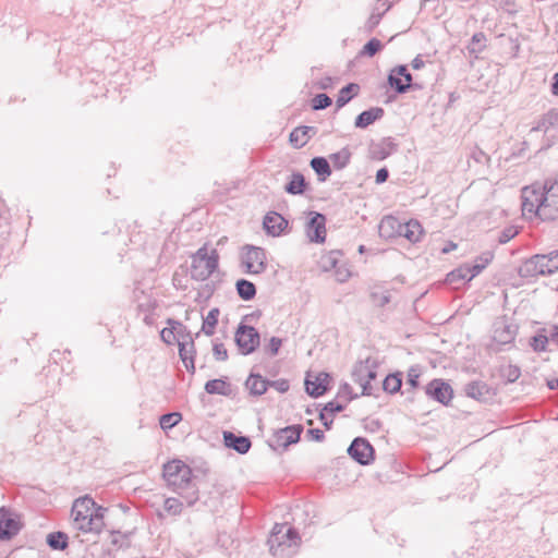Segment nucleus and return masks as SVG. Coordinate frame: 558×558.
<instances>
[{"label":"nucleus","mask_w":558,"mask_h":558,"mask_svg":"<svg viewBox=\"0 0 558 558\" xmlns=\"http://www.w3.org/2000/svg\"><path fill=\"white\" fill-rule=\"evenodd\" d=\"M538 256V260L542 264V268H544L545 275H553L558 271V251H553L548 254H536Z\"/></svg>","instance_id":"obj_29"},{"label":"nucleus","mask_w":558,"mask_h":558,"mask_svg":"<svg viewBox=\"0 0 558 558\" xmlns=\"http://www.w3.org/2000/svg\"><path fill=\"white\" fill-rule=\"evenodd\" d=\"M360 90V86L356 83H349L339 90L336 106L338 109L345 106Z\"/></svg>","instance_id":"obj_31"},{"label":"nucleus","mask_w":558,"mask_h":558,"mask_svg":"<svg viewBox=\"0 0 558 558\" xmlns=\"http://www.w3.org/2000/svg\"><path fill=\"white\" fill-rule=\"evenodd\" d=\"M219 310L217 307L211 308L207 316L203 317L202 331L206 336H213L215 332V328L218 324Z\"/></svg>","instance_id":"obj_35"},{"label":"nucleus","mask_w":558,"mask_h":558,"mask_svg":"<svg viewBox=\"0 0 558 558\" xmlns=\"http://www.w3.org/2000/svg\"><path fill=\"white\" fill-rule=\"evenodd\" d=\"M518 234V229L513 226L505 228L498 238L500 244H506Z\"/></svg>","instance_id":"obj_53"},{"label":"nucleus","mask_w":558,"mask_h":558,"mask_svg":"<svg viewBox=\"0 0 558 558\" xmlns=\"http://www.w3.org/2000/svg\"><path fill=\"white\" fill-rule=\"evenodd\" d=\"M485 39H486V37H485L484 33H482V32L475 33L471 39L472 47H469L470 52H472V53L481 52L483 50L484 46L475 48V45L482 44L483 41H485Z\"/></svg>","instance_id":"obj_55"},{"label":"nucleus","mask_w":558,"mask_h":558,"mask_svg":"<svg viewBox=\"0 0 558 558\" xmlns=\"http://www.w3.org/2000/svg\"><path fill=\"white\" fill-rule=\"evenodd\" d=\"M372 362L373 361L371 359L360 361L354 365L352 371V378L361 386L362 395L364 396L373 395V386L369 385V380H366V373L368 372Z\"/></svg>","instance_id":"obj_13"},{"label":"nucleus","mask_w":558,"mask_h":558,"mask_svg":"<svg viewBox=\"0 0 558 558\" xmlns=\"http://www.w3.org/2000/svg\"><path fill=\"white\" fill-rule=\"evenodd\" d=\"M332 104L331 98L327 94H317L312 99L313 110H324Z\"/></svg>","instance_id":"obj_44"},{"label":"nucleus","mask_w":558,"mask_h":558,"mask_svg":"<svg viewBox=\"0 0 558 558\" xmlns=\"http://www.w3.org/2000/svg\"><path fill=\"white\" fill-rule=\"evenodd\" d=\"M347 451L361 465H368L374 460L373 446L367 439L362 437L354 438Z\"/></svg>","instance_id":"obj_10"},{"label":"nucleus","mask_w":558,"mask_h":558,"mask_svg":"<svg viewBox=\"0 0 558 558\" xmlns=\"http://www.w3.org/2000/svg\"><path fill=\"white\" fill-rule=\"evenodd\" d=\"M396 69H397V74H399L402 77V80L404 82L403 84H409V89L410 88H420L418 85L412 84V75L409 72L407 65L400 64V65H397Z\"/></svg>","instance_id":"obj_49"},{"label":"nucleus","mask_w":558,"mask_h":558,"mask_svg":"<svg viewBox=\"0 0 558 558\" xmlns=\"http://www.w3.org/2000/svg\"><path fill=\"white\" fill-rule=\"evenodd\" d=\"M558 123V110H549L537 123L531 129V132H547L551 126Z\"/></svg>","instance_id":"obj_30"},{"label":"nucleus","mask_w":558,"mask_h":558,"mask_svg":"<svg viewBox=\"0 0 558 558\" xmlns=\"http://www.w3.org/2000/svg\"><path fill=\"white\" fill-rule=\"evenodd\" d=\"M307 186L304 175L300 172H293L290 181L286 184L284 191L291 195H301Z\"/></svg>","instance_id":"obj_26"},{"label":"nucleus","mask_w":558,"mask_h":558,"mask_svg":"<svg viewBox=\"0 0 558 558\" xmlns=\"http://www.w3.org/2000/svg\"><path fill=\"white\" fill-rule=\"evenodd\" d=\"M541 219L554 220L558 217V181L547 179L541 187Z\"/></svg>","instance_id":"obj_5"},{"label":"nucleus","mask_w":558,"mask_h":558,"mask_svg":"<svg viewBox=\"0 0 558 558\" xmlns=\"http://www.w3.org/2000/svg\"><path fill=\"white\" fill-rule=\"evenodd\" d=\"M385 111L383 108L372 107L367 110H364L355 118L354 125L359 129H365L373 124L375 121L381 119Z\"/></svg>","instance_id":"obj_21"},{"label":"nucleus","mask_w":558,"mask_h":558,"mask_svg":"<svg viewBox=\"0 0 558 558\" xmlns=\"http://www.w3.org/2000/svg\"><path fill=\"white\" fill-rule=\"evenodd\" d=\"M163 478L167 485L181 496L187 506L198 500V489L192 482V470L181 460H172L163 465Z\"/></svg>","instance_id":"obj_1"},{"label":"nucleus","mask_w":558,"mask_h":558,"mask_svg":"<svg viewBox=\"0 0 558 558\" xmlns=\"http://www.w3.org/2000/svg\"><path fill=\"white\" fill-rule=\"evenodd\" d=\"M402 386L401 373H393L386 376L383 381V389L389 393H396L400 391Z\"/></svg>","instance_id":"obj_38"},{"label":"nucleus","mask_w":558,"mask_h":558,"mask_svg":"<svg viewBox=\"0 0 558 558\" xmlns=\"http://www.w3.org/2000/svg\"><path fill=\"white\" fill-rule=\"evenodd\" d=\"M205 391L209 395H219L229 397L232 393L231 384L223 378L208 380L204 387Z\"/></svg>","instance_id":"obj_25"},{"label":"nucleus","mask_w":558,"mask_h":558,"mask_svg":"<svg viewBox=\"0 0 558 558\" xmlns=\"http://www.w3.org/2000/svg\"><path fill=\"white\" fill-rule=\"evenodd\" d=\"M371 299L376 306L384 307L391 301V295L388 291H373Z\"/></svg>","instance_id":"obj_46"},{"label":"nucleus","mask_w":558,"mask_h":558,"mask_svg":"<svg viewBox=\"0 0 558 558\" xmlns=\"http://www.w3.org/2000/svg\"><path fill=\"white\" fill-rule=\"evenodd\" d=\"M238 295L243 301H251L256 295V287L253 282L246 279H239L235 283Z\"/></svg>","instance_id":"obj_32"},{"label":"nucleus","mask_w":558,"mask_h":558,"mask_svg":"<svg viewBox=\"0 0 558 558\" xmlns=\"http://www.w3.org/2000/svg\"><path fill=\"white\" fill-rule=\"evenodd\" d=\"M311 168L318 175V180L324 182L331 174V167L325 157H314L310 162Z\"/></svg>","instance_id":"obj_28"},{"label":"nucleus","mask_w":558,"mask_h":558,"mask_svg":"<svg viewBox=\"0 0 558 558\" xmlns=\"http://www.w3.org/2000/svg\"><path fill=\"white\" fill-rule=\"evenodd\" d=\"M168 324L177 327L175 333H177V342L178 343H179V341H187L189 342V338H186V333H190V331H187L186 327L182 323L177 322L174 319H168Z\"/></svg>","instance_id":"obj_50"},{"label":"nucleus","mask_w":558,"mask_h":558,"mask_svg":"<svg viewBox=\"0 0 558 558\" xmlns=\"http://www.w3.org/2000/svg\"><path fill=\"white\" fill-rule=\"evenodd\" d=\"M259 339L258 331L253 326L244 324L238 327L234 337L235 343L243 355L253 353L259 345Z\"/></svg>","instance_id":"obj_7"},{"label":"nucleus","mask_w":558,"mask_h":558,"mask_svg":"<svg viewBox=\"0 0 558 558\" xmlns=\"http://www.w3.org/2000/svg\"><path fill=\"white\" fill-rule=\"evenodd\" d=\"M105 511L106 509L97 506L89 496L75 499L71 510L74 527L85 533H99L104 526Z\"/></svg>","instance_id":"obj_2"},{"label":"nucleus","mask_w":558,"mask_h":558,"mask_svg":"<svg viewBox=\"0 0 558 558\" xmlns=\"http://www.w3.org/2000/svg\"><path fill=\"white\" fill-rule=\"evenodd\" d=\"M269 387H274L280 393L289 390V381L287 379L269 380Z\"/></svg>","instance_id":"obj_58"},{"label":"nucleus","mask_w":558,"mask_h":558,"mask_svg":"<svg viewBox=\"0 0 558 558\" xmlns=\"http://www.w3.org/2000/svg\"><path fill=\"white\" fill-rule=\"evenodd\" d=\"M0 541L12 538L20 531L19 522L11 517H7L8 512L4 508L0 509Z\"/></svg>","instance_id":"obj_17"},{"label":"nucleus","mask_w":558,"mask_h":558,"mask_svg":"<svg viewBox=\"0 0 558 558\" xmlns=\"http://www.w3.org/2000/svg\"><path fill=\"white\" fill-rule=\"evenodd\" d=\"M219 255L216 250L208 253L207 246L203 245L192 255L191 277L198 281L208 279L218 268Z\"/></svg>","instance_id":"obj_4"},{"label":"nucleus","mask_w":558,"mask_h":558,"mask_svg":"<svg viewBox=\"0 0 558 558\" xmlns=\"http://www.w3.org/2000/svg\"><path fill=\"white\" fill-rule=\"evenodd\" d=\"M338 397L345 398V402H349L357 397V395H352V389L349 384H343L338 392Z\"/></svg>","instance_id":"obj_59"},{"label":"nucleus","mask_w":558,"mask_h":558,"mask_svg":"<svg viewBox=\"0 0 558 558\" xmlns=\"http://www.w3.org/2000/svg\"><path fill=\"white\" fill-rule=\"evenodd\" d=\"M303 426L300 424L290 425L276 430L269 440V446L277 449H287L290 445L296 444L300 440Z\"/></svg>","instance_id":"obj_8"},{"label":"nucleus","mask_w":558,"mask_h":558,"mask_svg":"<svg viewBox=\"0 0 558 558\" xmlns=\"http://www.w3.org/2000/svg\"><path fill=\"white\" fill-rule=\"evenodd\" d=\"M425 395L442 405H449L453 398V389L449 383L441 378L430 380L424 388Z\"/></svg>","instance_id":"obj_9"},{"label":"nucleus","mask_w":558,"mask_h":558,"mask_svg":"<svg viewBox=\"0 0 558 558\" xmlns=\"http://www.w3.org/2000/svg\"><path fill=\"white\" fill-rule=\"evenodd\" d=\"M177 327L170 325V327L163 328L160 331V338L161 340L167 344H172L177 341V333H175Z\"/></svg>","instance_id":"obj_51"},{"label":"nucleus","mask_w":558,"mask_h":558,"mask_svg":"<svg viewBox=\"0 0 558 558\" xmlns=\"http://www.w3.org/2000/svg\"><path fill=\"white\" fill-rule=\"evenodd\" d=\"M328 377L329 376L326 373H320L318 376L315 377L314 380H312L310 376H307L305 378L306 392L313 398H318L323 396L327 390L326 383Z\"/></svg>","instance_id":"obj_20"},{"label":"nucleus","mask_w":558,"mask_h":558,"mask_svg":"<svg viewBox=\"0 0 558 558\" xmlns=\"http://www.w3.org/2000/svg\"><path fill=\"white\" fill-rule=\"evenodd\" d=\"M420 376H421V368L417 365H413L409 368L407 374V381L405 385L410 388H407L405 392L410 393L414 389H416L420 386Z\"/></svg>","instance_id":"obj_40"},{"label":"nucleus","mask_w":558,"mask_h":558,"mask_svg":"<svg viewBox=\"0 0 558 558\" xmlns=\"http://www.w3.org/2000/svg\"><path fill=\"white\" fill-rule=\"evenodd\" d=\"M312 217L306 223V235L311 242L323 243L326 239V217L320 214L313 211Z\"/></svg>","instance_id":"obj_12"},{"label":"nucleus","mask_w":558,"mask_h":558,"mask_svg":"<svg viewBox=\"0 0 558 558\" xmlns=\"http://www.w3.org/2000/svg\"><path fill=\"white\" fill-rule=\"evenodd\" d=\"M183 507V501L178 498L169 497L165 499L163 508L165 510L172 515H178L181 513Z\"/></svg>","instance_id":"obj_41"},{"label":"nucleus","mask_w":558,"mask_h":558,"mask_svg":"<svg viewBox=\"0 0 558 558\" xmlns=\"http://www.w3.org/2000/svg\"><path fill=\"white\" fill-rule=\"evenodd\" d=\"M307 435L312 440H315V441H322L325 438L324 432L319 428L308 429Z\"/></svg>","instance_id":"obj_60"},{"label":"nucleus","mask_w":558,"mask_h":558,"mask_svg":"<svg viewBox=\"0 0 558 558\" xmlns=\"http://www.w3.org/2000/svg\"><path fill=\"white\" fill-rule=\"evenodd\" d=\"M387 83L397 94H405L409 90V84H403L402 77L397 74L396 66L390 70Z\"/></svg>","instance_id":"obj_37"},{"label":"nucleus","mask_w":558,"mask_h":558,"mask_svg":"<svg viewBox=\"0 0 558 558\" xmlns=\"http://www.w3.org/2000/svg\"><path fill=\"white\" fill-rule=\"evenodd\" d=\"M401 228V221L392 216H386L381 219L378 226V232L380 238L390 240L399 236Z\"/></svg>","instance_id":"obj_18"},{"label":"nucleus","mask_w":558,"mask_h":558,"mask_svg":"<svg viewBox=\"0 0 558 558\" xmlns=\"http://www.w3.org/2000/svg\"><path fill=\"white\" fill-rule=\"evenodd\" d=\"M347 403L348 402L342 403L338 400H331L325 405V408L322 411L329 413L330 416H332L335 413L343 411Z\"/></svg>","instance_id":"obj_52"},{"label":"nucleus","mask_w":558,"mask_h":558,"mask_svg":"<svg viewBox=\"0 0 558 558\" xmlns=\"http://www.w3.org/2000/svg\"><path fill=\"white\" fill-rule=\"evenodd\" d=\"M549 340L556 342L558 344V325H554L549 328L548 335Z\"/></svg>","instance_id":"obj_64"},{"label":"nucleus","mask_w":558,"mask_h":558,"mask_svg":"<svg viewBox=\"0 0 558 558\" xmlns=\"http://www.w3.org/2000/svg\"><path fill=\"white\" fill-rule=\"evenodd\" d=\"M381 17V13H372L365 23L366 31L369 33L373 32V29L379 24Z\"/></svg>","instance_id":"obj_57"},{"label":"nucleus","mask_w":558,"mask_h":558,"mask_svg":"<svg viewBox=\"0 0 558 558\" xmlns=\"http://www.w3.org/2000/svg\"><path fill=\"white\" fill-rule=\"evenodd\" d=\"M341 253L339 251H332L327 256L323 257V267L325 270L336 269L338 267V256Z\"/></svg>","instance_id":"obj_48"},{"label":"nucleus","mask_w":558,"mask_h":558,"mask_svg":"<svg viewBox=\"0 0 558 558\" xmlns=\"http://www.w3.org/2000/svg\"><path fill=\"white\" fill-rule=\"evenodd\" d=\"M473 278L474 274H470L468 264L458 267L447 275V281L449 283H456L458 281H471Z\"/></svg>","instance_id":"obj_36"},{"label":"nucleus","mask_w":558,"mask_h":558,"mask_svg":"<svg viewBox=\"0 0 558 558\" xmlns=\"http://www.w3.org/2000/svg\"><path fill=\"white\" fill-rule=\"evenodd\" d=\"M351 158L350 150L344 147L341 150L330 155V160L336 169H343L347 167Z\"/></svg>","instance_id":"obj_39"},{"label":"nucleus","mask_w":558,"mask_h":558,"mask_svg":"<svg viewBox=\"0 0 558 558\" xmlns=\"http://www.w3.org/2000/svg\"><path fill=\"white\" fill-rule=\"evenodd\" d=\"M383 48V44L377 38L369 39L363 47L361 54L367 57H374Z\"/></svg>","instance_id":"obj_43"},{"label":"nucleus","mask_w":558,"mask_h":558,"mask_svg":"<svg viewBox=\"0 0 558 558\" xmlns=\"http://www.w3.org/2000/svg\"><path fill=\"white\" fill-rule=\"evenodd\" d=\"M241 263L245 267V272L250 275H259L266 270V252L264 248L254 245H245L242 248Z\"/></svg>","instance_id":"obj_6"},{"label":"nucleus","mask_w":558,"mask_h":558,"mask_svg":"<svg viewBox=\"0 0 558 558\" xmlns=\"http://www.w3.org/2000/svg\"><path fill=\"white\" fill-rule=\"evenodd\" d=\"M548 341L549 337L547 335L537 333L532 338L531 345L534 351L542 352L546 350Z\"/></svg>","instance_id":"obj_47"},{"label":"nucleus","mask_w":558,"mask_h":558,"mask_svg":"<svg viewBox=\"0 0 558 558\" xmlns=\"http://www.w3.org/2000/svg\"><path fill=\"white\" fill-rule=\"evenodd\" d=\"M269 550L277 558H289L295 554L300 544L298 531L286 523H276L268 538Z\"/></svg>","instance_id":"obj_3"},{"label":"nucleus","mask_w":558,"mask_h":558,"mask_svg":"<svg viewBox=\"0 0 558 558\" xmlns=\"http://www.w3.org/2000/svg\"><path fill=\"white\" fill-rule=\"evenodd\" d=\"M282 344V340L278 337H271L269 343L265 347V350L271 355L275 356L278 354L279 349Z\"/></svg>","instance_id":"obj_54"},{"label":"nucleus","mask_w":558,"mask_h":558,"mask_svg":"<svg viewBox=\"0 0 558 558\" xmlns=\"http://www.w3.org/2000/svg\"><path fill=\"white\" fill-rule=\"evenodd\" d=\"M213 354L217 361H226L228 359V351L222 343H214Z\"/></svg>","instance_id":"obj_56"},{"label":"nucleus","mask_w":558,"mask_h":558,"mask_svg":"<svg viewBox=\"0 0 558 558\" xmlns=\"http://www.w3.org/2000/svg\"><path fill=\"white\" fill-rule=\"evenodd\" d=\"M223 444L227 448L233 449L240 454H245L251 449V439L246 436L235 435L232 432H223Z\"/></svg>","instance_id":"obj_15"},{"label":"nucleus","mask_w":558,"mask_h":558,"mask_svg":"<svg viewBox=\"0 0 558 558\" xmlns=\"http://www.w3.org/2000/svg\"><path fill=\"white\" fill-rule=\"evenodd\" d=\"M181 414L178 412L167 413L160 416L159 423L162 429L171 428L181 421Z\"/></svg>","instance_id":"obj_42"},{"label":"nucleus","mask_w":558,"mask_h":558,"mask_svg":"<svg viewBox=\"0 0 558 558\" xmlns=\"http://www.w3.org/2000/svg\"><path fill=\"white\" fill-rule=\"evenodd\" d=\"M423 234V228L417 220H409L408 222H401L399 236L405 238L411 243L420 241Z\"/></svg>","instance_id":"obj_23"},{"label":"nucleus","mask_w":558,"mask_h":558,"mask_svg":"<svg viewBox=\"0 0 558 558\" xmlns=\"http://www.w3.org/2000/svg\"><path fill=\"white\" fill-rule=\"evenodd\" d=\"M388 177H389L388 170L386 168H380L376 172L375 181H376V183H384L387 181Z\"/></svg>","instance_id":"obj_63"},{"label":"nucleus","mask_w":558,"mask_h":558,"mask_svg":"<svg viewBox=\"0 0 558 558\" xmlns=\"http://www.w3.org/2000/svg\"><path fill=\"white\" fill-rule=\"evenodd\" d=\"M263 226L267 234L279 236L288 227V220L277 211H269L264 217Z\"/></svg>","instance_id":"obj_14"},{"label":"nucleus","mask_w":558,"mask_h":558,"mask_svg":"<svg viewBox=\"0 0 558 558\" xmlns=\"http://www.w3.org/2000/svg\"><path fill=\"white\" fill-rule=\"evenodd\" d=\"M521 375V371L515 365H507L501 368V376L508 381V383H514Z\"/></svg>","instance_id":"obj_45"},{"label":"nucleus","mask_w":558,"mask_h":558,"mask_svg":"<svg viewBox=\"0 0 558 558\" xmlns=\"http://www.w3.org/2000/svg\"><path fill=\"white\" fill-rule=\"evenodd\" d=\"M515 330L504 322L494 325L493 340L498 344H508L514 340Z\"/></svg>","instance_id":"obj_22"},{"label":"nucleus","mask_w":558,"mask_h":558,"mask_svg":"<svg viewBox=\"0 0 558 558\" xmlns=\"http://www.w3.org/2000/svg\"><path fill=\"white\" fill-rule=\"evenodd\" d=\"M538 259V256L534 255L531 258L524 260L518 269L519 276L524 279L544 276V268H542V264Z\"/></svg>","instance_id":"obj_19"},{"label":"nucleus","mask_w":558,"mask_h":558,"mask_svg":"<svg viewBox=\"0 0 558 558\" xmlns=\"http://www.w3.org/2000/svg\"><path fill=\"white\" fill-rule=\"evenodd\" d=\"M186 338H189V342L187 341H179V343H178V345H179V355H180L182 362L184 363L186 369L190 373H194L195 372V365H194V354H195L194 340H193L191 333H186Z\"/></svg>","instance_id":"obj_16"},{"label":"nucleus","mask_w":558,"mask_h":558,"mask_svg":"<svg viewBox=\"0 0 558 558\" xmlns=\"http://www.w3.org/2000/svg\"><path fill=\"white\" fill-rule=\"evenodd\" d=\"M493 257L494 255L492 252H484L481 256H478L475 259V262L483 264V267L485 268L493 260Z\"/></svg>","instance_id":"obj_62"},{"label":"nucleus","mask_w":558,"mask_h":558,"mask_svg":"<svg viewBox=\"0 0 558 558\" xmlns=\"http://www.w3.org/2000/svg\"><path fill=\"white\" fill-rule=\"evenodd\" d=\"M464 390L468 397L478 401L486 400L489 395V388L483 381H471L465 386Z\"/></svg>","instance_id":"obj_27"},{"label":"nucleus","mask_w":558,"mask_h":558,"mask_svg":"<svg viewBox=\"0 0 558 558\" xmlns=\"http://www.w3.org/2000/svg\"><path fill=\"white\" fill-rule=\"evenodd\" d=\"M46 542L51 549L63 550L69 545V537L64 532L58 531L49 533Z\"/></svg>","instance_id":"obj_33"},{"label":"nucleus","mask_w":558,"mask_h":558,"mask_svg":"<svg viewBox=\"0 0 558 558\" xmlns=\"http://www.w3.org/2000/svg\"><path fill=\"white\" fill-rule=\"evenodd\" d=\"M336 276L339 282H345L350 277V271L344 267H337Z\"/></svg>","instance_id":"obj_61"},{"label":"nucleus","mask_w":558,"mask_h":558,"mask_svg":"<svg viewBox=\"0 0 558 558\" xmlns=\"http://www.w3.org/2000/svg\"><path fill=\"white\" fill-rule=\"evenodd\" d=\"M541 187L535 185L525 186L522 190V214L523 216L539 217L541 218Z\"/></svg>","instance_id":"obj_11"},{"label":"nucleus","mask_w":558,"mask_h":558,"mask_svg":"<svg viewBox=\"0 0 558 558\" xmlns=\"http://www.w3.org/2000/svg\"><path fill=\"white\" fill-rule=\"evenodd\" d=\"M245 387L250 390L252 396L258 397L267 391L269 387V380L265 379L259 374L251 373L245 381Z\"/></svg>","instance_id":"obj_24"},{"label":"nucleus","mask_w":558,"mask_h":558,"mask_svg":"<svg viewBox=\"0 0 558 558\" xmlns=\"http://www.w3.org/2000/svg\"><path fill=\"white\" fill-rule=\"evenodd\" d=\"M313 131L312 126H299L290 133V142L295 147L304 146L308 141V133Z\"/></svg>","instance_id":"obj_34"}]
</instances>
